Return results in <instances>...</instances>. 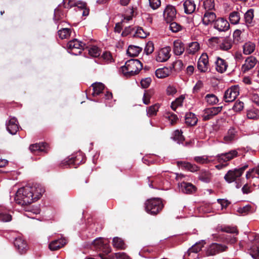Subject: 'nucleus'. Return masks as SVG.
<instances>
[{
  "label": "nucleus",
  "mask_w": 259,
  "mask_h": 259,
  "mask_svg": "<svg viewBox=\"0 0 259 259\" xmlns=\"http://www.w3.org/2000/svg\"><path fill=\"white\" fill-rule=\"evenodd\" d=\"M44 191V188L39 184L26 186L17 190L15 201L20 205H26L38 200Z\"/></svg>",
  "instance_id": "f257e3e1"
},
{
  "label": "nucleus",
  "mask_w": 259,
  "mask_h": 259,
  "mask_svg": "<svg viewBox=\"0 0 259 259\" xmlns=\"http://www.w3.org/2000/svg\"><path fill=\"white\" fill-rule=\"evenodd\" d=\"M142 63L137 59H130L120 68V70L126 77H130L139 73L142 69Z\"/></svg>",
  "instance_id": "f03ea898"
},
{
  "label": "nucleus",
  "mask_w": 259,
  "mask_h": 259,
  "mask_svg": "<svg viewBox=\"0 0 259 259\" xmlns=\"http://www.w3.org/2000/svg\"><path fill=\"white\" fill-rule=\"evenodd\" d=\"M161 200L158 198H154L147 200L145 203V210L151 214H156L163 208Z\"/></svg>",
  "instance_id": "7ed1b4c3"
},
{
  "label": "nucleus",
  "mask_w": 259,
  "mask_h": 259,
  "mask_svg": "<svg viewBox=\"0 0 259 259\" xmlns=\"http://www.w3.org/2000/svg\"><path fill=\"white\" fill-rule=\"evenodd\" d=\"M248 166V164H245L241 167L229 170L225 175L224 179L228 183L234 182L237 178L242 176L244 171Z\"/></svg>",
  "instance_id": "20e7f679"
},
{
  "label": "nucleus",
  "mask_w": 259,
  "mask_h": 259,
  "mask_svg": "<svg viewBox=\"0 0 259 259\" xmlns=\"http://www.w3.org/2000/svg\"><path fill=\"white\" fill-rule=\"evenodd\" d=\"M85 44L77 39L69 41L67 44L68 52L72 55L77 56L84 49Z\"/></svg>",
  "instance_id": "39448f33"
},
{
  "label": "nucleus",
  "mask_w": 259,
  "mask_h": 259,
  "mask_svg": "<svg viewBox=\"0 0 259 259\" xmlns=\"http://www.w3.org/2000/svg\"><path fill=\"white\" fill-rule=\"evenodd\" d=\"M223 106L213 107L204 109L201 116L204 121L208 120L221 112Z\"/></svg>",
  "instance_id": "423d86ee"
},
{
  "label": "nucleus",
  "mask_w": 259,
  "mask_h": 259,
  "mask_svg": "<svg viewBox=\"0 0 259 259\" xmlns=\"http://www.w3.org/2000/svg\"><path fill=\"white\" fill-rule=\"evenodd\" d=\"M239 94V88L238 85L231 87L225 92L224 98L226 102L234 101Z\"/></svg>",
  "instance_id": "0eeeda50"
},
{
  "label": "nucleus",
  "mask_w": 259,
  "mask_h": 259,
  "mask_svg": "<svg viewBox=\"0 0 259 259\" xmlns=\"http://www.w3.org/2000/svg\"><path fill=\"white\" fill-rule=\"evenodd\" d=\"M92 245L97 250L102 251L103 252L108 253L111 252V249L109 245L105 242L102 237L97 238L92 242Z\"/></svg>",
  "instance_id": "6e6552de"
},
{
  "label": "nucleus",
  "mask_w": 259,
  "mask_h": 259,
  "mask_svg": "<svg viewBox=\"0 0 259 259\" xmlns=\"http://www.w3.org/2000/svg\"><path fill=\"white\" fill-rule=\"evenodd\" d=\"M6 126L7 131L12 135H16L19 128L18 120L14 117H9L6 121Z\"/></svg>",
  "instance_id": "1a4fd4ad"
},
{
  "label": "nucleus",
  "mask_w": 259,
  "mask_h": 259,
  "mask_svg": "<svg viewBox=\"0 0 259 259\" xmlns=\"http://www.w3.org/2000/svg\"><path fill=\"white\" fill-rule=\"evenodd\" d=\"M227 248L228 247L225 244L213 243L207 248V254L208 255H214L226 251Z\"/></svg>",
  "instance_id": "9d476101"
},
{
  "label": "nucleus",
  "mask_w": 259,
  "mask_h": 259,
  "mask_svg": "<svg viewBox=\"0 0 259 259\" xmlns=\"http://www.w3.org/2000/svg\"><path fill=\"white\" fill-rule=\"evenodd\" d=\"M208 57L206 53H202L197 62V68L201 72H207L209 68Z\"/></svg>",
  "instance_id": "9b49d317"
},
{
  "label": "nucleus",
  "mask_w": 259,
  "mask_h": 259,
  "mask_svg": "<svg viewBox=\"0 0 259 259\" xmlns=\"http://www.w3.org/2000/svg\"><path fill=\"white\" fill-rule=\"evenodd\" d=\"M177 11L175 7L172 5H167L164 9L163 16L165 21L168 23L176 17Z\"/></svg>",
  "instance_id": "f8f14e48"
},
{
  "label": "nucleus",
  "mask_w": 259,
  "mask_h": 259,
  "mask_svg": "<svg viewBox=\"0 0 259 259\" xmlns=\"http://www.w3.org/2000/svg\"><path fill=\"white\" fill-rule=\"evenodd\" d=\"M170 50L169 47H165L159 50L156 56V60L158 62H164L168 60L170 57Z\"/></svg>",
  "instance_id": "ddd939ff"
},
{
  "label": "nucleus",
  "mask_w": 259,
  "mask_h": 259,
  "mask_svg": "<svg viewBox=\"0 0 259 259\" xmlns=\"http://www.w3.org/2000/svg\"><path fill=\"white\" fill-rule=\"evenodd\" d=\"M213 28L220 32H224L229 29L230 24L227 20L223 18H219L215 21Z\"/></svg>",
  "instance_id": "4468645a"
},
{
  "label": "nucleus",
  "mask_w": 259,
  "mask_h": 259,
  "mask_svg": "<svg viewBox=\"0 0 259 259\" xmlns=\"http://www.w3.org/2000/svg\"><path fill=\"white\" fill-rule=\"evenodd\" d=\"M79 159V158H78V156L74 157V156H71V157H68L61 162V166L64 168L72 166L76 167L75 165L78 164L81 161Z\"/></svg>",
  "instance_id": "2eb2a0df"
},
{
  "label": "nucleus",
  "mask_w": 259,
  "mask_h": 259,
  "mask_svg": "<svg viewBox=\"0 0 259 259\" xmlns=\"http://www.w3.org/2000/svg\"><path fill=\"white\" fill-rule=\"evenodd\" d=\"M215 69L217 72L223 73L227 71L228 67V62L220 57H217L214 61Z\"/></svg>",
  "instance_id": "dca6fc26"
},
{
  "label": "nucleus",
  "mask_w": 259,
  "mask_h": 259,
  "mask_svg": "<svg viewBox=\"0 0 259 259\" xmlns=\"http://www.w3.org/2000/svg\"><path fill=\"white\" fill-rule=\"evenodd\" d=\"M257 62V61L254 57H248L245 60L244 63L241 67V70L242 72L245 73L253 68L256 65Z\"/></svg>",
  "instance_id": "f3484780"
},
{
  "label": "nucleus",
  "mask_w": 259,
  "mask_h": 259,
  "mask_svg": "<svg viewBox=\"0 0 259 259\" xmlns=\"http://www.w3.org/2000/svg\"><path fill=\"white\" fill-rule=\"evenodd\" d=\"M180 191L186 194H192L196 191V187L192 184L183 182L178 184Z\"/></svg>",
  "instance_id": "a211bd4d"
},
{
  "label": "nucleus",
  "mask_w": 259,
  "mask_h": 259,
  "mask_svg": "<svg viewBox=\"0 0 259 259\" xmlns=\"http://www.w3.org/2000/svg\"><path fill=\"white\" fill-rule=\"evenodd\" d=\"M14 244L21 254L25 253L27 250V244L23 238L19 236L14 240Z\"/></svg>",
  "instance_id": "6ab92c4d"
},
{
  "label": "nucleus",
  "mask_w": 259,
  "mask_h": 259,
  "mask_svg": "<svg viewBox=\"0 0 259 259\" xmlns=\"http://www.w3.org/2000/svg\"><path fill=\"white\" fill-rule=\"evenodd\" d=\"M215 14L212 11H205L202 19V23L205 25H208L212 23H214L217 20Z\"/></svg>",
  "instance_id": "aec40b11"
},
{
  "label": "nucleus",
  "mask_w": 259,
  "mask_h": 259,
  "mask_svg": "<svg viewBox=\"0 0 259 259\" xmlns=\"http://www.w3.org/2000/svg\"><path fill=\"white\" fill-rule=\"evenodd\" d=\"M185 51L184 43L180 39H177L173 42V52L175 55H181Z\"/></svg>",
  "instance_id": "412c9836"
},
{
  "label": "nucleus",
  "mask_w": 259,
  "mask_h": 259,
  "mask_svg": "<svg viewBox=\"0 0 259 259\" xmlns=\"http://www.w3.org/2000/svg\"><path fill=\"white\" fill-rule=\"evenodd\" d=\"M233 44V40L229 37H226L219 40V47L223 51H228L232 48Z\"/></svg>",
  "instance_id": "4be33fe9"
},
{
  "label": "nucleus",
  "mask_w": 259,
  "mask_h": 259,
  "mask_svg": "<svg viewBox=\"0 0 259 259\" xmlns=\"http://www.w3.org/2000/svg\"><path fill=\"white\" fill-rule=\"evenodd\" d=\"M177 164L179 166L192 172H196L199 169V167L196 164L188 162L180 161L177 162Z\"/></svg>",
  "instance_id": "5701e85b"
},
{
  "label": "nucleus",
  "mask_w": 259,
  "mask_h": 259,
  "mask_svg": "<svg viewBox=\"0 0 259 259\" xmlns=\"http://www.w3.org/2000/svg\"><path fill=\"white\" fill-rule=\"evenodd\" d=\"M184 12L187 14H192L196 9V4L193 0H186L184 2Z\"/></svg>",
  "instance_id": "b1692460"
},
{
  "label": "nucleus",
  "mask_w": 259,
  "mask_h": 259,
  "mask_svg": "<svg viewBox=\"0 0 259 259\" xmlns=\"http://www.w3.org/2000/svg\"><path fill=\"white\" fill-rule=\"evenodd\" d=\"M48 145L44 143L32 144L29 146V149L32 152H47Z\"/></svg>",
  "instance_id": "393cba45"
},
{
  "label": "nucleus",
  "mask_w": 259,
  "mask_h": 259,
  "mask_svg": "<svg viewBox=\"0 0 259 259\" xmlns=\"http://www.w3.org/2000/svg\"><path fill=\"white\" fill-rule=\"evenodd\" d=\"M237 134V131L236 129L233 127H230L228 130L227 135L224 138L225 143H229L234 141L236 138Z\"/></svg>",
  "instance_id": "a878e982"
},
{
  "label": "nucleus",
  "mask_w": 259,
  "mask_h": 259,
  "mask_svg": "<svg viewBox=\"0 0 259 259\" xmlns=\"http://www.w3.org/2000/svg\"><path fill=\"white\" fill-rule=\"evenodd\" d=\"M200 49V46L197 41H193L188 44L186 49L187 53L189 55H194Z\"/></svg>",
  "instance_id": "bb28decb"
},
{
  "label": "nucleus",
  "mask_w": 259,
  "mask_h": 259,
  "mask_svg": "<svg viewBox=\"0 0 259 259\" xmlns=\"http://www.w3.org/2000/svg\"><path fill=\"white\" fill-rule=\"evenodd\" d=\"M185 122L187 124L193 126L196 124L198 122V118L196 115L192 112H187L185 116Z\"/></svg>",
  "instance_id": "cd10ccee"
},
{
  "label": "nucleus",
  "mask_w": 259,
  "mask_h": 259,
  "mask_svg": "<svg viewBox=\"0 0 259 259\" xmlns=\"http://www.w3.org/2000/svg\"><path fill=\"white\" fill-rule=\"evenodd\" d=\"M211 173L208 170L204 169L200 172L198 179L203 183H209L211 181Z\"/></svg>",
  "instance_id": "c85d7f7f"
},
{
  "label": "nucleus",
  "mask_w": 259,
  "mask_h": 259,
  "mask_svg": "<svg viewBox=\"0 0 259 259\" xmlns=\"http://www.w3.org/2000/svg\"><path fill=\"white\" fill-rule=\"evenodd\" d=\"M204 100L207 104L210 106L217 105L219 102L218 97L214 94L210 93L205 95Z\"/></svg>",
  "instance_id": "c756f323"
},
{
  "label": "nucleus",
  "mask_w": 259,
  "mask_h": 259,
  "mask_svg": "<svg viewBox=\"0 0 259 259\" xmlns=\"http://www.w3.org/2000/svg\"><path fill=\"white\" fill-rule=\"evenodd\" d=\"M66 244L64 239H58L52 241L49 244V248L51 250H56L63 247Z\"/></svg>",
  "instance_id": "7c9ffc66"
},
{
  "label": "nucleus",
  "mask_w": 259,
  "mask_h": 259,
  "mask_svg": "<svg viewBox=\"0 0 259 259\" xmlns=\"http://www.w3.org/2000/svg\"><path fill=\"white\" fill-rule=\"evenodd\" d=\"M142 48L140 47L130 45L126 51V53L129 56L136 57L142 51Z\"/></svg>",
  "instance_id": "2f4dec72"
},
{
  "label": "nucleus",
  "mask_w": 259,
  "mask_h": 259,
  "mask_svg": "<svg viewBox=\"0 0 259 259\" xmlns=\"http://www.w3.org/2000/svg\"><path fill=\"white\" fill-rule=\"evenodd\" d=\"M171 72L170 70L167 67H163L157 69L155 71V75L157 78H163L168 76Z\"/></svg>",
  "instance_id": "473e14b6"
},
{
  "label": "nucleus",
  "mask_w": 259,
  "mask_h": 259,
  "mask_svg": "<svg viewBox=\"0 0 259 259\" xmlns=\"http://www.w3.org/2000/svg\"><path fill=\"white\" fill-rule=\"evenodd\" d=\"M213 156L202 155L199 156H195L194 157V160L195 162L199 164H208L213 161V160L210 159Z\"/></svg>",
  "instance_id": "72a5a7b5"
},
{
  "label": "nucleus",
  "mask_w": 259,
  "mask_h": 259,
  "mask_svg": "<svg viewBox=\"0 0 259 259\" xmlns=\"http://www.w3.org/2000/svg\"><path fill=\"white\" fill-rule=\"evenodd\" d=\"M93 92L92 95L93 96H98L104 89V85L101 82H95L92 84Z\"/></svg>",
  "instance_id": "f704fd0d"
},
{
  "label": "nucleus",
  "mask_w": 259,
  "mask_h": 259,
  "mask_svg": "<svg viewBox=\"0 0 259 259\" xmlns=\"http://www.w3.org/2000/svg\"><path fill=\"white\" fill-rule=\"evenodd\" d=\"M217 230L219 232L221 231L231 234H237L238 233L235 227L229 226H218L217 228Z\"/></svg>",
  "instance_id": "c9c22d12"
},
{
  "label": "nucleus",
  "mask_w": 259,
  "mask_h": 259,
  "mask_svg": "<svg viewBox=\"0 0 259 259\" xmlns=\"http://www.w3.org/2000/svg\"><path fill=\"white\" fill-rule=\"evenodd\" d=\"M246 178L247 179L250 178L259 179V165L252 169H250L246 174Z\"/></svg>",
  "instance_id": "e433bc0d"
},
{
  "label": "nucleus",
  "mask_w": 259,
  "mask_h": 259,
  "mask_svg": "<svg viewBox=\"0 0 259 259\" xmlns=\"http://www.w3.org/2000/svg\"><path fill=\"white\" fill-rule=\"evenodd\" d=\"M255 44L253 42L248 41L243 45V53L245 55H249L253 53L255 50Z\"/></svg>",
  "instance_id": "4c0bfd02"
},
{
  "label": "nucleus",
  "mask_w": 259,
  "mask_h": 259,
  "mask_svg": "<svg viewBox=\"0 0 259 259\" xmlns=\"http://www.w3.org/2000/svg\"><path fill=\"white\" fill-rule=\"evenodd\" d=\"M182 132L177 130L174 131L172 135V139L177 142L178 144H182L185 140L184 137L182 135Z\"/></svg>",
  "instance_id": "58836bf2"
},
{
  "label": "nucleus",
  "mask_w": 259,
  "mask_h": 259,
  "mask_svg": "<svg viewBox=\"0 0 259 259\" xmlns=\"http://www.w3.org/2000/svg\"><path fill=\"white\" fill-rule=\"evenodd\" d=\"M113 246L118 249H123L125 248L124 241L120 238L115 237L113 239Z\"/></svg>",
  "instance_id": "ea45409f"
},
{
  "label": "nucleus",
  "mask_w": 259,
  "mask_h": 259,
  "mask_svg": "<svg viewBox=\"0 0 259 259\" xmlns=\"http://www.w3.org/2000/svg\"><path fill=\"white\" fill-rule=\"evenodd\" d=\"M184 99L185 97L182 95L177 98L174 101L172 102L170 106L172 109L175 111L178 107L182 106L183 105Z\"/></svg>",
  "instance_id": "a19ab883"
},
{
  "label": "nucleus",
  "mask_w": 259,
  "mask_h": 259,
  "mask_svg": "<svg viewBox=\"0 0 259 259\" xmlns=\"http://www.w3.org/2000/svg\"><path fill=\"white\" fill-rule=\"evenodd\" d=\"M240 17L238 12L234 11L229 15V20L232 24H237L239 23Z\"/></svg>",
  "instance_id": "79ce46f5"
},
{
  "label": "nucleus",
  "mask_w": 259,
  "mask_h": 259,
  "mask_svg": "<svg viewBox=\"0 0 259 259\" xmlns=\"http://www.w3.org/2000/svg\"><path fill=\"white\" fill-rule=\"evenodd\" d=\"M253 10L250 9L244 14V19L247 24H251L254 17Z\"/></svg>",
  "instance_id": "37998d69"
},
{
  "label": "nucleus",
  "mask_w": 259,
  "mask_h": 259,
  "mask_svg": "<svg viewBox=\"0 0 259 259\" xmlns=\"http://www.w3.org/2000/svg\"><path fill=\"white\" fill-rule=\"evenodd\" d=\"M159 107L158 104H155L147 108V115L149 117L155 115L158 111Z\"/></svg>",
  "instance_id": "c03bdc74"
},
{
  "label": "nucleus",
  "mask_w": 259,
  "mask_h": 259,
  "mask_svg": "<svg viewBox=\"0 0 259 259\" xmlns=\"http://www.w3.org/2000/svg\"><path fill=\"white\" fill-rule=\"evenodd\" d=\"M214 0H205L203 2L205 11H211L214 9Z\"/></svg>",
  "instance_id": "a18cd8bd"
},
{
  "label": "nucleus",
  "mask_w": 259,
  "mask_h": 259,
  "mask_svg": "<svg viewBox=\"0 0 259 259\" xmlns=\"http://www.w3.org/2000/svg\"><path fill=\"white\" fill-rule=\"evenodd\" d=\"M147 36V33L143 30L142 27H138L136 29H135V31L133 34L134 37L145 38Z\"/></svg>",
  "instance_id": "49530a36"
},
{
  "label": "nucleus",
  "mask_w": 259,
  "mask_h": 259,
  "mask_svg": "<svg viewBox=\"0 0 259 259\" xmlns=\"http://www.w3.org/2000/svg\"><path fill=\"white\" fill-rule=\"evenodd\" d=\"M247 117L248 119L256 120L259 118V111L257 110L251 109L247 112Z\"/></svg>",
  "instance_id": "de8ad7c7"
},
{
  "label": "nucleus",
  "mask_w": 259,
  "mask_h": 259,
  "mask_svg": "<svg viewBox=\"0 0 259 259\" xmlns=\"http://www.w3.org/2000/svg\"><path fill=\"white\" fill-rule=\"evenodd\" d=\"M58 33L61 39H65L70 36V29L67 28H62L58 31Z\"/></svg>",
  "instance_id": "09e8293b"
},
{
  "label": "nucleus",
  "mask_w": 259,
  "mask_h": 259,
  "mask_svg": "<svg viewBox=\"0 0 259 259\" xmlns=\"http://www.w3.org/2000/svg\"><path fill=\"white\" fill-rule=\"evenodd\" d=\"M68 6L65 7L66 8H71L72 6H76L78 8L81 9V10H83L86 8V4L84 2H81V1H77L75 3H73L71 0H69Z\"/></svg>",
  "instance_id": "8fccbe9b"
},
{
  "label": "nucleus",
  "mask_w": 259,
  "mask_h": 259,
  "mask_svg": "<svg viewBox=\"0 0 259 259\" xmlns=\"http://www.w3.org/2000/svg\"><path fill=\"white\" fill-rule=\"evenodd\" d=\"M169 23V29L173 32L176 33L182 29V26L176 22H170Z\"/></svg>",
  "instance_id": "3c124183"
},
{
  "label": "nucleus",
  "mask_w": 259,
  "mask_h": 259,
  "mask_svg": "<svg viewBox=\"0 0 259 259\" xmlns=\"http://www.w3.org/2000/svg\"><path fill=\"white\" fill-rule=\"evenodd\" d=\"M154 50V44L152 41H149L146 45L144 48V53L149 55L152 53Z\"/></svg>",
  "instance_id": "603ef678"
},
{
  "label": "nucleus",
  "mask_w": 259,
  "mask_h": 259,
  "mask_svg": "<svg viewBox=\"0 0 259 259\" xmlns=\"http://www.w3.org/2000/svg\"><path fill=\"white\" fill-rule=\"evenodd\" d=\"M88 52L89 55L93 57H97L100 55V49L96 46H93L89 49Z\"/></svg>",
  "instance_id": "864d4df0"
},
{
  "label": "nucleus",
  "mask_w": 259,
  "mask_h": 259,
  "mask_svg": "<svg viewBox=\"0 0 259 259\" xmlns=\"http://www.w3.org/2000/svg\"><path fill=\"white\" fill-rule=\"evenodd\" d=\"M250 254L254 259H258L259 256V249L256 246H252L249 250Z\"/></svg>",
  "instance_id": "5fc2aeb1"
},
{
  "label": "nucleus",
  "mask_w": 259,
  "mask_h": 259,
  "mask_svg": "<svg viewBox=\"0 0 259 259\" xmlns=\"http://www.w3.org/2000/svg\"><path fill=\"white\" fill-rule=\"evenodd\" d=\"M134 31H135V27H133L132 26H129L127 27H125L121 33V35L122 36H126L129 34H132L133 35Z\"/></svg>",
  "instance_id": "6e6d98bb"
},
{
  "label": "nucleus",
  "mask_w": 259,
  "mask_h": 259,
  "mask_svg": "<svg viewBox=\"0 0 259 259\" xmlns=\"http://www.w3.org/2000/svg\"><path fill=\"white\" fill-rule=\"evenodd\" d=\"M243 102L240 101H237L234 103L232 108L234 111L236 112H239L243 109Z\"/></svg>",
  "instance_id": "4d7b16f0"
},
{
  "label": "nucleus",
  "mask_w": 259,
  "mask_h": 259,
  "mask_svg": "<svg viewBox=\"0 0 259 259\" xmlns=\"http://www.w3.org/2000/svg\"><path fill=\"white\" fill-rule=\"evenodd\" d=\"M12 220V217L10 214L6 212H0V221L3 222H8Z\"/></svg>",
  "instance_id": "13d9d810"
},
{
  "label": "nucleus",
  "mask_w": 259,
  "mask_h": 259,
  "mask_svg": "<svg viewBox=\"0 0 259 259\" xmlns=\"http://www.w3.org/2000/svg\"><path fill=\"white\" fill-rule=\"evenodd\" d=\"M109 259H131L130 257L124 252H118L115 253L114 256L110 257Z\"/></svg>",
  "instance_id": "bf43d9fd"
},
{
  "label": "nucleus",
  "mask_w": 259,
  "mask_h": 259,
  "mask_svg": "<svg viewBox=\"0 0 259 259\" xmlns=\"http://www.w3.org/2000/svg\"><path fill=\"white\" fill-rule=\"evenodd\" d=\"M102 58L107 63H111L113 61V58L110 52H105L102 55Z\"/></svg>",
  "instance_id": "052dcab7"
},
{
  "label": "nucleus",
  "mask_w": 259,
  "mask_h": 259,
  "mask_svg": "<svg viewBox=\"0 0 259 259\" xmlns=\"http://www.w3.org/2000/svg\"><path fill=\"white\" fill-rule=\"evenodd\" d=\"M151 80L150 77L142 79L140 82L142 87L144 89L148 88L151 82Z\"/></svg>",
  "instance_id": "680f3d73"
},
{
  "label": "nucleus",
  "mask_w": 259,
  "mask_h": 259,
  "mask_svg": "<svg viewBox=\"0 0 259 259\" xmlns=\"http://www.w3.org/2000/svg\"><path fill=\"white\" fill-rule=\"evenodd\" d=\"M229 161L238 156V152L236 150H232L228 152L225 153Z\"/></svg>",
  "instance_id": "e2e57ef3"
},
{
  "label": "nucleus",
  "mask_w": 259,
  "mask_h": 259,
  "mask_svg": "<svg viewBox=\"0 0 259 259\" xmlns=\"http://www.w3.org/2000/svg\"><path fill=\"white\" fill-rule=\"evenodd\" d=\"M149 5L153 10L157 9L161 4L160 0H149Z\"/></svg>",
  "instance_id": "0e129e2a"
},
{
  "label": "nucleus",
  "mask_w": 259,
  "mask_h": 259,
  "mask_svg": "<svg viewBox=\"0 0 259 259\" xmlns=\"http://www.w3.org/2000/svg\"><path fill=\"white\" fill-rule=\"evenodd\" d=\"M217 160L220 163L226 162L229 161L225 153L219 154L216 156Z\"/></svg>",
  "instance_id": "69168bd1"
},
{
  "label": "nucleus",
  "mask_w": 259,
  "mask_h": 259,
  "mask_svg": "<svg viewBox=\"0 0 259 259\" xmlns=\"http://www.w3.org/2000/svg\"><path fill=\"white\" fill-rule=\"evenodd\" d=\"M217 201L221 205L222 209L226 208L230 204L228 200L225 199H218Z\"/></svg>",
  "instance_id": "338daca9"
},
{
  "label": "nucleus",
  "mask_w": 259,
  "mask_h": 259,
  "mask_svg": "<svg viewBox=\"0 0 259 259\" xmlns=\"http://www.w3.org/2000/svg\"><path fill=\"white\" fill-rule=\"evenodd\" d=\"M251 206L246 205L243 207L238 208L237 211L240 213H246L250 210Z\"/></svg>",
  "instance_id": "774afa93"
}]
</instances>
